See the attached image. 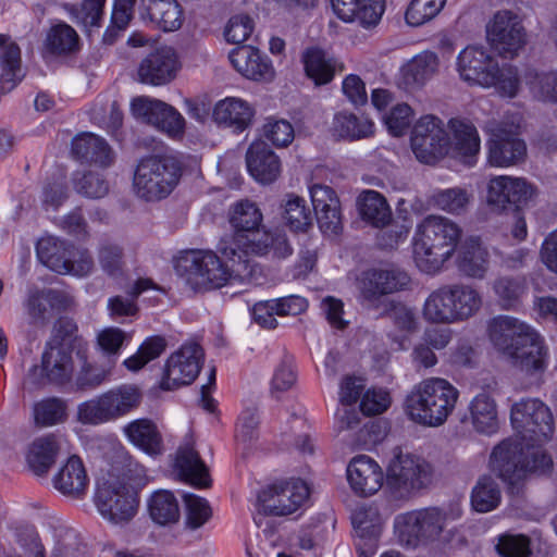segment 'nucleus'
I'll list each match as a JSON object with an SVG mask.
<instances>
[{
	"label": "nucleus",
	"mask_w": 557,
	"mask_h": 557,
	"mask_svg": "<svg viewBox=\"0 0 557 557\" xmlns=\"http://www.w3.org/2000/svg\"><path fill=\"white\" fill-rule=\"evenodd\" d=\"M510 420L517 436L493 449L490 467L511 493H519V485L528 474H544L553 468V459L542 449V444L552 438L555 426L550 409L539 398L515 403Z\"/></svg>",
	"instance_id": "obj_1"
},
{
	"label": "nucleus",
	"mask_w": 557,
	"mask_h": 557,
	"mask_svg": "<svg viewBox=\"0 0 557 557\" xmlns=\"http://www.w3.org/2000/svg\"><path fill=\"white\" fill-rule=\"evenodd\" d=\"M132 457L120 448L97 480L95 504L100 516L112 524L129 522L137 513L139 499L129 484Z\"/></svg>",
	"instance_id": "obj_2"
},
{
	"label": "nucleus",
	"mask_w": 557,
	"mask_h": 557,
	"mask_svg": "<svg viewBox=\"0 0 557 557\" xmlns=\"http://www.w3.org/2000/svg\"><path fill=\"white\" fill-rule=\"evenodd\" d=\"M493 346L515 359L522 371L542 374L548 363V351L540 334L527 323L510 315H498L488 323Z\"/></svg>",
	"instance_id": "obj_3"
},
{
	"label": "nucleus",
	"mask_w": 557,
	"mask_h": 557,
	"mask_svg": "<svg viewBox=\"0 0 557 557\" xmlns=\"http://www.w3.org/2000/svg\"><path fill=\"white\" fill-rule=\"evenodd\" d=\"M461 235L460 226L446 216L432 214L424 218L413 236L417 267L428 274L438 272L453 257Z\"/></svg>",
	"instance_id": "obj_4"
},
{
	"label": "nucleus",
	"mask_w": 557,
	"mask_h": 557,
	"mask_svg": "<svg viewBox=\"0 0 557 557\" xmlns=\"http://www.w3.org/2000/svg\"><path fill=\"white\" fill-rule=\"evenodd\" d=\"M459 391L447 380L429 377L416 384L408 394L405 409L409 418L424 426H440L454 411Z\"/></svg>",
	"instance_id": "obj_5"
},
{
	"label": "nucleus",
	"mask_w": 557,
	"mask_h": 557,
	"mask_svg": "<svg viewBox=\"0 0 557 557\" xmlns=\"http://www.w3.org/2000/svg\"><path fill=\"white\" fill-rule=\"evenodd\" d=\"M458 507H428L408 511L395 518L399 541L408 547L450 539L449 524L461 517Z\"/></svg>",
	"instance_id": "obj_6"
},
{
	"label": "nucleus",
	"mask_w": 557,
	"mask_h": 557,
	"mask_svg": "<svg viewBox=\"0 0 557 557\" xmlns=\"http://www.w3.org/2000/svg\"><path fill=\"white\" fill-rule=\"evenodd\" d=\"M482 307L481 294L471 285H442L429 294L422 308L429 323L453 324L473 317Z\"/></svg>",
	"instance_id": "obj_7"
},
{
	"label": "nucleus",
	"mask_w": 557,
	"mask_h": 557,
	"mask_svg": "<svg viewBox=\"0 0 557 557\" xmlns=\"http://www.w3.org/2000/svg\"><path fill=\"white\" fill-rule=\"evenodd\" d=\"M183 175L180 159L170 153H157L141 158L135 169L133 190L147 202L168 198Z\"/></svg>",
	"instance_id": "obj_8"
},
{
	"label": "nucleus",
	"mask_w": 557,
	"mask_h": 557,
	"mask_svg": "<svg viewBox=\"0 0 557 557\" xmlns=\"http://www.w3.org/2000/svg\"><path fill=\"white\" fill-rule=\"evenodd\" d=\"M219 252L232 260L238 261L245 269L248 256L263 257L273 253L274 257L284 259L292 255L293 249L284 232L280 230H265L263 227L248 232L244 235H230L223 237L218 245Z\"/></svg>",
	"instance_id": "obj_9"
},
{
	"label": "nucleus",
	"mask_w": 557,
	"mask_h": 557,
	"mask_svg": "<svg viewBox=\"0 0 557 557\" xmlns=\"http://www.w3.org/2000/svg\"><path fill=\"white\" fill-rule=\"evenodd\" d=\"M141 399V392L136 385H119L79 404L77 419L89 425L112 422L137 409Z\"/></svg>",
	"instance_id": "obj_10"
},
{
	"label": "nucleus",
	"mask_w": 557,
	"mask_h": 557,
	"mask_svg": "<svg viewBox=\"0 0 557 557\" xmlns=\"http://www.w3.org/2000/svg\"><path fill=\"white\" fill-rule=\"evenodd\" d=\"M176 272L198 290L221 288L236 270L222 262L213 251H190L178 258Z\"/></svg>",
	"instance_id": "obj_11"
},
{
	"label": "nucleus",
	"mask_w": 557,
	"mask_h": 557,
	"mask_svg": "<svg viewBox=\"0 0 557 557\" xmlns=\"http://www.w3.org/2000/svg\"><path fill=\"white\" fill-rule=\"evenodd\" d=\"M433 469L422 457L399 453L391 461L386 487L395 499H407L432 482Z\"/></svg>",
	"instance_id": "obj_12"
},
{
	"label": "nucleus",
	"mask_w": 557,
	"mask_h": 557,
	"mask_svg": "<svg viewBox=\"0 0 557 557\" xmlns=\"http://www.w3.org/2000/svg\"><path fill=\"white\" fill-rule=\"evenodd\" d=\"M409 284V275L398 268L370 269L360 282L361 305L367 309L386 311L391 302L385 296L406 289Z\"/></svg>",
	"instance_id": "obj_13"
},
{
	"label": "nucleus",
	"mask_w": 557,
	"mask_h": 557,
	"mask_svg": "<svg viewBox=\"0 0 557 557\" xmlns=\"http://www.w3.org/2000/svg\"><path fill=\"white\" fill-rule=\"evenodd\" d=\"M411 149L416 158L425 164H434L449 150L450 139L442 120L434 115H424L414 124Z\"/></svg>",
	"instance_id": "obj_14"
},
{
	"label": "nucleus",
	"mask_w": 557,
	"mask_h": 557,
	"mask_svg": "<svg viewBox=\"0 0 557 557\" xmlns=\"http://www.w3.org/2000/svg\"><path fill=\"white\" fill-rule=\"evenodd\" d=\"M492 49L505 59H512L527 44V33L518 14L498 11L486 26Z\"/></svg>",
	"instance_id": "obj_15"
},
{
	"label": "nucleus",
	"mask_w": 557,
	"mask_h": 557,
	"mask_svg": "<svg viewBox=\"0 0 557 557\" xmlns=\"http://www.w3.org/2000/svg\"><path fill=\"white\" fill-rule=\"evenodd\" d=\"M74 372L73 350L64 344L49 345L41 357V364L34 366L26 380L34 386L46 384L64 385L72 380Z\"/></svg>",
	"instance_id": "obj_16"
},
{
	"label": "nucleus",
	"mask_w": 557,
	"mask_h": 557,
	"mask_svg": "<svg viewBox=\"0 0 557 557\" xmlns=\"http://www.w3.org/2000/svg\"><path fill=\"white\" fill-rule=\"evenodd\" d=\"M205 354L202 347L188 342L182 345L166 360L160 381V388L173 391L191 384L198 376Z\"/></svg>",
	"instance_id": "obj_17"
},
{
	"label": "nucleus",
	"mask_w": 557,
	"mask_h": 557,
	"mask_svg": "<svg viewBox=\"0 0 557 557\" xmlns=\"http://www.w3.org/2000/svg\"><path fill=\"white\" fill-rule=\"evenodd\" d=\"M534 189L522 177L498 175L490 178L486 202L496 212L517 211L533 196Z\"/></svg>",
	"instance_id": "obj_18"
},
{
	"label": "nucleus",
	"mask_w": 557,
	"mask_h": 557,
	"mask_svg": "<svg viewBox=\"0 0 557 557\" xmlns=\"http://www.w3.org/2000/svg\"><path fill=\"white\" fill-rule=\"evenodd\" d=\"M134 116L153 125L172 138H180L185 131V119L172 106L150 97L141 96L132 101Z\"/></svg>",
	"instance_id": "obj_19"
},
{
	"label": "nucleus",
	"mask_w": 557,
	"mask_h": 557,
	"mask_svg": "<svg viewBox=\"0 0 557 557\" xmlns=\"http://www.w3.org/2000/svg\"><path fill=\"white\" fill-rule=\"evenodd\" d=\"M309 488L301 480L275 483L258 494L263 510L275 516L295 512L308 498Z\"/></svg>",
	"instance_id": "obj_20"
},
{
	"label": "nucleus",
	"mask_w": 557,
	"mask_h": 557,
	"mask_svg": "<svg viewBox=\"0 0 557 557\" xmlns=\"http://www.w3.org/2000/svg\"><path fill=\"white\" fill-rule=\"evenodd\" d=\"M457 71L469 85L490 88L495 83L497 61L483 47L468 46L458 54Z\"/></svg>",
	"instance_id": "obj_21"
},
{
	"label": "nucleus",
	"mask_w": 557,
	"mask_h": 557,
	"mask_svg": "<svg viewBox=\"0 0 557 557\" xmlns=\"http://www.w3.org/2000/svg\"><path fill=\"white\" fill-rule=\"evenodd\" d=\"M181 69L175 50L162 47L149 53L139 63L137 74L143 84L162 86L172 82Z\"/></svg>",
	"instance_id": "obj_22"
},
{
	"label": "nucleus",
	"mask_w": 557,
	"mask_h": 557,
	"mask_svg": "<svg viewBox=\"0 0 557 557\" xmlns=\"http://www.w3.org/2000/svg\"><path fill=\"white\" fill-rule=\"evenodd\" d=\"M174 468L183 481L195 487L206 488L211 484L209 469L195 449V441L191 435L185 436L178 446Z\"/></svg>",
	"instance_id": "obj_23"
},
{
	"label": "nucleus",
	"mask_w": 557,
	"mask_h": 557,
	"mask_svg": "<svg viewBox=\"0 0 557 557\" xmlns=\"http://www.w3.org/2000/svg\"><path fill=\"white\" fill-rule=\"evenodd\" d=\"M228 60L234 69L246 78L269 82L274 77L271 61L252 46L244 45L232 49Z\"/></svg>",
	"instance_id": "obj_24"
},
{
	"label": "nucleus",
	"mask_w": 557,
	"mask_h": 557,
	"mask_svg": "<svg viewBox=\"0 0 557 557\" xmlns=\"http://www.w3.org/2000/svg\"><path fill=\"white\" fill-rule=\"evenodd\" d=\"M331 4L343 22H358L364 28L377 25L385 10V0H331Z\"/></svg>",
	"instance_id": "obj_25"
},
{
	"label": "nucleus",
	"mask_w": 557,
	"mask_h": 557,
	"mask_svg": "<svg viewBox=\"0 0 557 557\" xmlns=\"http://www.w3.org/2000/svg\"><path fill=\"white\" fill-rule=\"evenodd\" d=\"M487 160L492 166L508 168L521 163L527 156L525 143L515 136L499 129L494 133L487 143Z\"/></svg>",
	"instance_id": "obj_26"
},
{
	"label": "nucleus",
	"mask_w": 557,
	"mask_h": 557,
	"mask_svg": "<svg viewBox=\"0 0 557 557\" xmlns=\"http://www.w3.org/2000/svg\"><path fill=\"white\" fill-rule=\"evenodd\" d=\"M347 479L355 493L369 496L381 488L383 471L375 460L366 455H359L349 462Z\"/></svg>",
	"instance_id": "obj_27"
},
{
	"label": "nucleus",
	"mask_w": 557,
	"mask_h": 557,
	"mask_svg": "<svg viewBox=\"0 0 557 557\" xmlns=\"http://www.w3.org/2000/svg\"><path fill=\"white\" fill-rule=\"evenodd\" d=\"M89 478L81 457L70 456L52 478L53 487L62 495L82 498L88 488Z\"/></svg>",
	"instance_id": "obj_28"
},
{
	"label": "nucleus",
	"mask_w": 557,
	"mask_h": 557,
	"mask_svg": "<svg viewBox=\"0 0 557 557\" xmlns=\"http://www.w3.org/2000/svg\"><path fill=\"white\" fill-rule=\"evenodd\" d=\"M249 174L259 183H273L281 174V161L264 141L252 143L246 152Z\"/></svg>",
	"instance_id": "obj_29"
},
{
	"label": "nucleus",
	"mask_w": 557,
	"mask_h": 557,
	"mask_svg": "<svg viewBox=\"0 0 557 557\" xmlns=\"http://www.w3.org/2000/svg\"><path fill=\"white\" fill-rule=\"evenodd\" d=\"M139 14L163 32L180 29L184 21L183 10L176 0H140Z\"/></svg>",
	"instance_id": "obj_30"
},
{
	"label": "nucleus",
	"mask_w": 557,
	"mask_h": 557,
	"mask_svg": "<svg viewBox=\"0 0 557 557\" xmlns=\"http://www.w3.org/2000/svg\"><path fill=\"white\" fill-rule=\"evenodd\" d=\"M123 433L131 444L151 457L161 456L164 453V444L157 424L141 418L128 422L123 428Z\"/></svg>",
	"instance_id": "obj_31"
},
{
	"label": "nucleus",
	"mask_w": 557,
	"mask_h": 557,
	"mask_svg": "<svg viewBox=\"0 0 557 557\" xmlns=\"http://www.w3.org/2000/svg\"><path fill=\"white\" fill-rule=\"evenodd\" d=\"M457 267L467 277L485 278L490 270V252L478 237L468 238L460 247Z\"/></svg>",
	"instance_id": "obj_32"
},
{
	"label": "nucleus",
	"mask_w": 557,
	"mask_h": 557,
	"mask_svg": "<svg viewBox=\"0 0 557 557\" xmlns=\"http://www.w3.org/2000/svg\"><path fill=\"white\" fill-rule=\"evenodd\" d=\"M253 108L245 100L227 97L220 100L213 110V119L218 124L244 132L252 122Z\"/></svg>",
	"instance_id": "obj_33"
},
{
	"label": "nucleus",
	"mask_w": 557,
	"mask_h": 557,
	"mask_svg": "<svg viewBox=\"0 0 557 557\" xmlns=\"http://www.w3.org/2000/svg\"><path fill=\"white\" fill-rule=\"evenodd\" d=\"M72 153L81 161L104 168L110 166L114 160V152L108 143L91 133H84L73 138Z\"/></svg>",
	"instance_id": "obj_34"
},
{
	"label": "nucleus",
	"mask_w": 557,
	"mask_h": 557,
	"mask_svg": "<svg viewBox=\"0 0 557 557\" xmlns=\"http://www.w3.org/2000/svg\"><path fill=\"white\" fill-rule=\"evenodd\" d=\"M45 49L54 57H70L81 49V38L77 32L63 21H59L47 30Z\"/></svg>",
	"instance_id": "obj_35"
},
{
	"label": "nucleus",
	"mask_w": 557,
	"mask_h": 557,
	"mask_svg": "<svg viewBox=\"0 0 557 557\" xmlns=\"http://www.w3.org/2000/svg\"><path fill=\"white\" fill-rule=\"evenodd\" d=\"M440 70V59L433 51H422L414 55L404 67L403 77L408 86L422 87Z\"/></svg>",
	"instance_id": "obj_36"
},
{
	"label": "nucleus",
	"mask_w": 557,
	"mask_h": 557,
	"mask_svg": "<svg viewBox=\"0 0 557 557\" xmlns=\"http://www.w3.org/2000/svg\"><path fill=\"white\" fill-rule=\"evenodd\" d=\"M0 65L2 67L0 81L1 89L9 91L23 77L21 69V49L10 37L1 34Z\"/></svg>",
	"instance_id": "obj_37"
},
{
	"label": "nucleus",
	"mask_w": 557,
	"mask_h": 557,
	"mask_svg": "<svg viewBox=\"0 0 557 557\" xmlns=\"http://www.w3.org/2000/svg\"><path fill=\"white\" fill-rule=\"evenodd\" d=\"M470 420L474 430L482 434H493L497 431V406L487 393L478 394L469 405Z\"/></svg>",
	"instance_id": "obj_38"
},
{
	"label": "nucleus",
	"mask_w": 557,
	"mask_h": 557,
	"mask_svg": "<svg viewBox=\"0 0 557 557\" xmlns=\"http://www.w3.org/2000/svg\"><path fill=\"white\" fill-rule=\"evenodd\" d=\"M60 445L54 435H47L35 440L29 446L26 460L32 471L42 476L48 473L55 462Z\"/></svg>",
	"instance_id": "obj_39"
},
{
	"label": "nucleus",
	"mask_w": 557,
	"mask_h": 557,
	"mask_svg": "<svg viewBox=\"0 0 557 557\" xmlns=\"http://www.w3.org/2000/svg\"><path fill=\"white\" fill-rule=\"evenodd\" d=\"M357 205L361 218L375 227H384L392 221V210L385 197L376 190H363Z\"/></svg>",
	"instance_id": "obj_40"
},
{
	"label": "nucleus",
	"mask_w": 557,
	"mask_h": 557,
	"mask_svg": "<svg viewBox=\"0 0 557 557\" xmlns=\"http://www.w3.org/2000/svg\"><path fill=\"white\" fill-rule=\"evenodd\" d=\"M449 128L454 135L455 146L463 162L473 165L480 152V137L474 125L460 119H451Z\"/></svg>",
	"instance_id": "obj_41"
},
{
	"label": "nucleus",
	"mask_w": 557,
	"mask_h": 557,
	"mask_svg": "<svg viewBox=\"0 0 557 557\" xmlns=\"http://www.w3.org/2000/svg\"><path fill=\"white\" fill-rule=\"evenodd\" d=\"M147 289H156L161 293L165 290L157 285L151 278H138L132 289L129 290L131 298L123 296H113L108 299V311L113 320L122 318L135 317L138 312V307L135 299Z\"/></svg>",
	"instance_id": "obj_42"
},
{
	"label": "nucleus",
	"mask_w": 557,
	"mask_h": 557,
	"mask_svg": "<svg viewBox=\"0 0 557 557\" xmlns=\"http://www.w3.org/2000/svg\"><path fill=\"white\" fill-rule=\"evenodd\" d=\"M228 222L234 231L232 235H244L262 227L263 214L259 207L248 200L235 202L228 211Z\"/></svg>",
	"instance_id": "obj_43"
},
{
	"label": "nucleus",
	"mask_w": 557,
	"mask_h": 557,
	"mask_svg": "<svg viewBox=\"0 0 557 557\" xmlns=\"http://www.w3.org/2000/svg\"><path fill=\"white\" fill-rule=\"evenodd\" d=\"M70 244L53 236L41 237L36 245L38 260L50 270L61 274L66 271Z\"/></svg>",
	"instance_id": "obj_44"
},
{
	"label": "nucleus",
	"mask_w": 557,
	"mask_h": 557,
	"mask_svg": "<svg viewBox=\"0 0 557 557\" xmlns=\"http://www.w3.org/2000/svg\"><path fill=\"white\" fill-rule=\"evenodd\" d=\"M470 502L476 512L495 510L502 502V491L496 480L487 474L480 476L472 488Z\"/></svg>",
	"instance_id": "obj_45"
},
{
	"label": "nucleus",
	"mask_w": 557,
	"mask_h": 557,
	"mask_svg": "<svg viewBox=\"0 0 557 557\" xmlns=\"http://www.w3.org/2000/svg\"><path fill=\"white\" fill-rule=\"evenodd\" d=\"M374 124L364 116L343 111L334 115L333 132L341 138L358 140L373 134Z\"/></svg>",
	"instance_id": "obj_46"
},
{
	"label": "nucleus",
	"mask_w": 557,
	"mask_h": 557,
	"mask_svg": "<svg viewBox=\"0 0 557 557\" xmlns=\"http://www.w3.org/2000/svg\"><path fill=\"white\" fill-rule=\"evenodd\" d=\"M148 510L151 519L160 525L172 524L180 519L178 502L170 491L154 492L148 502Z\"/></svg>",
	"instance_id": "obj_47"
},
{
	"label": "nucleus",
	"mask_w": 557,
	"mask_h": 557,
	"mask_svg": "<svg viewBox=\"0 0 557 557\" xmlns=\"http://www.w3.org/2000/svg\"><path fill=\"white\" fill-rule=\"evenodd\" d=\"M351 520L360 542L369 549H374L382 531L377 511L372 508H360L354 512Z\"/></svg>",
	"instance_id": "obj_48"
},
{
	"label": "nucleus",
	"mask_w": 557,
	"mask_h": 557,
	"mask_svg": "<svg viewBox=\"0 0 557 557\" xmlns=\"http://www.w3.org/2000/svg\"><path fill=\"white\" fill-rule=\"evenodd\" d=\"M81 369L75 377V386L78 391H94L109 381L113 366H96L88 362L85 352L78 351Z\"/></svg>",
	"instance_id": "obj_49"
},
{
	"label": "nucleus",
	"mask_w": 557,
	"mask_h": 557,
	"mask_svg": "<svg viewBox=\"0 0 557 557\" xmlns=\"http://www.w3.org/2000/svg\"><path fill=\"white\" fill-rule=\"evenodd\" d=\"M304 63L307 75L317 85L327 84L334 77V62L326 58L324 51L310 48L304 54Z\"/></svg>",
	"instance_id": "obj_50"
},
{
	"label": "nucleus",
	"mask_w": 557,
	"mask_h": 557,
	"mask_svg": "<svg viewBox=\"0 0 557 557\" xmlns=\"http://www.w3.org/2000/svg\"><path fill=\"white\" fill-rule=\"evenodd\" d=\"M432 199L434 206L440 210L459 215L467 211L473 200V195L465 188L453 187L437 190Z\"/></svg>",
	"instance_id": "obj_51"
},
{
	"label": "nucleus",
	"mask_w": 557,
	"mask_h": 557,
	"mask_svg": "<svg viewBox=\"0 0 557 557\" xmlns=\"http://www.w3.org/2000/svg\"><path fill=\"white\" fill-rule=\"evenodd\" d=\"M525 83L536 100L557 103V71L529 72L525 76Z\"/></svg>",
	"instance_id": "obj_52"
},
{
	"label": "nucleus",
	"mask_w": 557,
	"mask_h": 557,
	"mask_svg": "<svg viewBox=\"0 0 557 557\" xmlns=\"http://www.w3.org/2000/svg\"><path fill=\"white\" fill-rule=\"evenodd\" d=\"M166 341L162 336L148 337L138 348L137 352L124 360L123 364L127 370L136 372L143 369L148 362L160 357L165 348Z\"/></svg>",
	"instance_id": "obj_53"
},
{
	"label": "nucleus",
	"mask_w": 557,
	"mask_h": 557,
	"mask_svg": "<svg viewBox=\"0 0 557 557\" xmlns=\"http://www.w3.org/2000/svg\"><path fill=\"white\" fill-rule=\"evenodd\" d=\"M63 295L55 289H32L27 300V312L36 324L44 325L48 305L53 307L60 304Z\"/></svg>",
	"instance_id": "obj_54"
},
{
	"label": "nucleus",
	"mask_w": 557,
	"mask_h": 557,
	"mask_svg": "<svg viewBox=\"0 0 557 557\" xmlns=\"http://www.w3.org/2000/svg\"><path fill=\"white\" fill-rule=\"evenodd\" d=\"M447 0H411L405 13L406 23L418 27L432 21L444 9Z\"/></svg>",
	"instance_id": "obj_55"
},
{
	"label": "nucleus",
	"mask_w": 557,
	"mask_h": 557,
	"mask_svg": "<svg viewBox=\"0 0 557 557\" xmlns=\"http://www.w3.org/2000/svg\"><path fill=\"white\" fill-rule=\"evenodd\" d=\"M493 290L502 308L511 309L525 290L524 280L521 277L499 276L493 282Z\"/></svg>",
	"instance_id": "obj_56"
},
{
	"label": "nucleus",
	"mask_w": 557,
	"mask_h": 557,
	"mask_svg": "<svg viewBox=\"0 0 557 557\" xmlns=\"http://www.w3.org/2000/svg\"><path fill=\"white\" fill-rule=\"evenodd\" d=\"M73 185L78 194L87 198L98 199L109 193V183L98 172H76L73 175Z\"/></svg>",
	"instance_id": "obj_57"
},
{
	"label": "nucleus",
	"mask_w": 557,
	"mask_h": 557,
	"mask_svg": "<svg viewBox=\"0 0 557 557\" xmlns=\"http://www.w3.org/2000/svg\"><path fill=\"white\" fill-rule=\"evenodd\" d=\"M284 219L294 231H306L312 223L310 209L306 200L298 196H289L284 205Z\"/></svg>",
	"instance_id": "obj_58"
},
{
	"label": "nucleus",
	"mask_w": 557,
	"mask_h": 557,
	"mask_svg": "<svg viewBox=\"0 0 557 557\" xmlns=\"http://www.w3.org/2000/svg\"><path fill=\"white\" fill-rule=\"evenodd\" d=\"M127 339L126 332L120 327L110 326L98 333L97 345L101 352L108 357V363L114 367L120 350Z\"/></svg>",
	"instance_id": "obj_59"
},
{
	"label": "nucleus",
	"mask_w": 557,
	"mask_h": 557,
	"mask_svg": "<svg viewBox=\"0 0 557 557\" xmlns=\"http://www.w3.org/2000/svg\"><path fill=\"white\" fill-rule=\"evenodd\" d=\"M98 262L102 271L109 276H121L124 268L122 247L113 243H103L98 249Z\"/></svg>",
	"instance_id": "obj_60"
},
{
	"label": "nucleus",
	"mask_w": 557,
	"mask_h": 557,
	"mask_svg": "<svg viewBox=\"0 0 557 557\" xmlns=\"http://www.w3.org/2000/svg\"><path fill=\"white\" fill-rule=\"evenodd\" d=\"M184 503L186 506V525L189 529H199L211 518L212 510L207 499L195 494H185Z\"/></svg>",
	"instance_id": "obj_61"
},
{
	"label": "nucleus",
	"mask_w": 557,
	"mask_h": 557,
	"mask_svg": "<svg viewBox=\"0 0 557 557\" xmlns=\"http://www.w3.org/2000/svg\"><path fill=\"white\" fill-rule=\"evenodd\" d=\"M297 381L294 362L290 357H284L275 367L271 380V393L278 398V394L290 389Z\"/></svg>",
	"instance_id": "obj_62"
},
{
	"label": "nucleus",
	"mask_w": 557,
	"mask_h": 557,
	"mask_svg": "<svg viewBox=\"0 0 557 557\" xmlns=\"http://www.w3.org/2000/svg\"><path fill=\"white\" fill-rule=\"evenodd\" d=\"M65 404L58 398L42 400L35 406V420L41 425H53L65 419Z\"/></svg>",
	"instance_id": "obj_63"
},
{
	"label": "nucleus",
	"mask_w": 557,
	"mask_h": 557,
	"mask_svg": "<svg viewBox=\"0 0 557 557\" xmlns=\"http://www.w3.org/2000/svg\"><path fill=\"white\" fill-rule=\"evenodd\" d=\"M496 550L503 557H529L530 540L521 534H503L498 537Z\"/></svg>",
	"instance_id": "obj_64"
}]
</instances>
